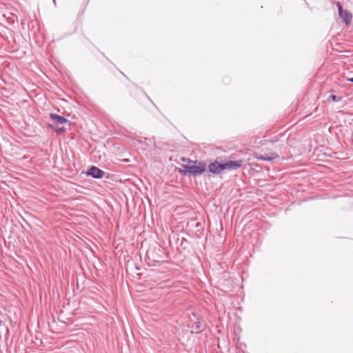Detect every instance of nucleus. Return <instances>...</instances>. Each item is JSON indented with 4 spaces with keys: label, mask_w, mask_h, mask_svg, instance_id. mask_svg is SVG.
Returning a JSON list of instances; mask_svg holds the SVG:
<instances>
[{
    "label": "nucleus",
    "mask_w": 353,
    "mask_h": 353,
    "mask_svg": "<svg viewBox=\"0 0 353 353\" xmlns=\"http://www.w3.org/2000/svg\"><path fill=\"white\" fill-rule=\"evenodd\" d=\"M223 81L225 83H229L230 81V79L228 77L223 78Z\"/></svg>",
    "instance_id": "obj_14"
},
{
    "label": "nucleus",
    "mask_w": 353,
    "mask_h": 353,
    "mask_svg": "<svg viewBox=\"0 0 353 353\" xmlns=\"http://www.w3.org/2000/svg\"><path fill=\"white\" fill-rule=\"evenodd\" d=\"M49 117L53 121L54 124H65L69 123L68 119L62 115H59L55 113H50Z\"/></svg>",
    "instance_id": "obj_9"
},
{
    "label": "nucleus",
    "mask_w": 353,
    "mask_h": 353,
    "mask_svg": "<svg viewBox=\"0 0 353 353\" xmlns=\"http://www.w3.org/2000/svg\"><path fill=\"white\" fill-rule=\"evenodd\" d=\"M1 323V321H0V323Z\"/></svg>",
    "instance_id": "obj_20"
},
{
    "label": "nucleus",
    "mask_w": 353,
    "mask_h": 353,
    "mask_svg": "<svg viewBox=\"0 0 353 353\" xmlns=\"http://www.w3.org/2000/svg\"><path fill=\"white\" fill-rule=\"evenodd\" d=\"M207 168L208 172L214 175L220 174L225 170L223 162H219L217 159L211 162Z\"/></svg>",
    "instance_id": "obj_5"
},
{
    "label": "nucleus",
    "mask_w": 353,
    "mask_h": 353,
    "mask_svg": "<svg viewBox=\"0 0 353 353\" xmlns=\"http://www.w3.org/2000/svg\"><path fill=\"white\" fill-rule=\"evenodd\" d=\"M82 173L85 174L88 176H90L94 179H101L103 178L105 172L101 168L95 165H90L87 170L83 171Z\"/></svg>",
    "instance_id": "obj_2"
},
{
    "label": "nucleus",
    "mask_w": 353,
    "mask_h": 353,
    "mask_svg": "<svg viewBox=\"0 0 353 353\" xmlns=\"http://www.w3.org/2000/svg\"><path fill=\"white\" fill-rule=\"evenodd\" d=\"M329 100L334 102H339L342 100V97L332 94L329 96Z\"/></svg>",
    "instance_id": "obj_12"
},
{
    "label": "nucleus",
    "mask_w": 353,
    "mask_h": 353,
    "mask_svg": "<svg viewBox=\"0 0 353 353\" xmlns=\"http://www.w3.org/2000/svg\"><path fill=\"white\" fill-rule=\"evenodd\" d=\"M302 1H303L304 2V3L307 6V7H308V8L310 7V6H309V4H308V3H307V2L306 1V0H302Z\"/></svg>",
    "instance_id": "obj_17"
},
{
    "label": "nucleus",
    "mask_w": 353,
    "mask_h": 353,
    "mask_svg": "<svg viewBox=\"0 0 353 353\" xmlns=\"http://www.w3.org/2000/svg\"><path fill=\"white\" fill-rule=\"evenodd\" d=\"M279 157L276 152H271L270 154H256L255 158L257 160L272 162L274 160Z\"/></svg>",
    "instance_id": "obj_8"
},
{
    "label": "nucleus",
    "mask_w": 353,
    "mask_h": 353,
    "mask_svg": "<svg viewBox=\"0 0 353 353\" xmlns=\"http://www.w3.org/2000/svg\"><path fill=\"white\" fill-rule=\"evenodd\" d=\"M146 254L149 264L152 263V265H156L163 261V257L156 253L154 250L148 251Z\"/></svg>",
    "instance_id": "obj_6"
},
{
    "label": "nucleus",
    "mask_w": 353,
    "mask_h": 353,
    "mask_svg": "<svg viewBox=\"0 0 353 353\" xmlns=\"http://www.w3.org/2000/svg\"><path fill=\"white\" fill-rule=\"evenodd\" d=\"M145 97H147V99H148V100H150V101L153 103L152 101L150 99V98L149 97V96H148L145 93Z\"/></svg>",
    "instance_id": "obj_18"
},
{
    "label": "nucleus",
    "mask_w": 353,
    "mask_h": 353,
    "mask_svg": "<svg viewBox=\"0 0 353 353\" xmlns=\"http://www.w3.org/2000/svg\"><path fill=\"white\" fill-rule=\"evenodd\" d=\"M192 315L195 318L196 321L192 323L190 327L192 329V332L201 333L205 329V323L201 316H198L196 313L192 312Z\"/></svg>",
    "instance_id": "obj_4"
},
{
    "label": "nucleus",
    "mask_w": 353,
    "mask_h": 353,
    "mask_svg": "<svg viewBox=\"0 0 353 353\" xmlns=\"http://www.w3.org/2000/svg\"><path fill=\"white\" fill-rule=\"evenodd\" d=\"M48 128L52 129L54 132L57 134L64 133L66 130L64 127H54L52 124L48 123L47 125Z\"/></svg>",
    "instance_id": "obj_10"
},
{
    "label": "nucleus",
    "mask_w": 353,
    "mask_h": 353,
    "mask_svg": "<svg viewBox=\"0 0 353 353\" xmlns=\"http://www.w3.org/2000/svg\"><path fill=\"white\" fill-rule=\"evenodd\" d=\"M52 1H53L54 5L56 6V1L55 0H52Z\"/></svg>",
    "instance_id": "obj_19"
},
{
    "label": "nucleus",
    "mask_w": 353,
    "mask_h": 353,
    "mask_svg": "<svg viewBox=\"0 0 353 353\" xmlns=\"http://www.w3.org/2000/svg\"><path fill=\"white\" fill-rule=\"evenodd\" d=\"M347 81L351 83H353V77L347 78Z\"/></svg>",
    "instance_id": "obj_15"
},
{
    "label": "nucleus",
    "mask_w": 353,
    "mask_h": 353,
    "mask_svg": "<svg viewBox=\"0 0 353 353\" xmlns=\"http://www.w3.org/2000/svg\"><path fill=\"white\" fill-rule=\"evenodd\" d=\"M188 158L183 157V158L181 159V161H183V162H185V161H187V162H188Z\"/></svg>",
    "instance_id": "obj_16"
},
{
    "label": "nucleus",
    "mask_w": 353,
    "mask_h": 353,
    "mask_svg": "<svg viewBox=\"0 0 353 353\" xmlns=\"http://www.w3.org/2000/svg\"><path fill=\"white\" fill-rule=\"evenodd\" d=\"M224 169L229 170H236L242 166L243 161L241 159L237 161L229 160L223 162Z\"/></svg>",
    "instance_id": "obj_7"
},
{
    "label": "nucleus",
    "mask_w": 353,
    "mask_h": 353,
    "mask_svg": "<svg viewBox=\"0 0 353 353\" xmlns=\"http://www.w3.org/2000/svg\"><path fill=\"white\" fill-rule=\"evenodd\" d=\"M207 171V164L203 161L188 159V164H183L178 169L179 174L188 176H197Z\"/></svg>",
    "instance_id": "obj_1"
},
{
    "label": "nucleus",
    "mask_w": 353,
    "mask_h": 353,
    "mask_svg": "<svg viewBox=\"0 0 353 353\" xmlns=\"http://www.w3.org/2000/svg\"><path fill=\"white\" fill-rule=\"evenodd\" d=\"M279 138L277 137V136H275V137H273L268 140H265V142H269V143H274L277 141H279Z\"/></svg>",
    "instance_id": "obj_13"
},
{
    "label": "nucleus",
    "mask_w": 353,
    "mask_h": 353,
    "mask_svg": "<svg viewBox=\"0 0 353 353\" xmlns=\"http://www.w3.org/2000/svg\"><path fill=\"white\" fill-rule=\"evenodd\" d=\"M336 6L338 10L339 15L342 19L343 23L345 25L350 24L352 19V13L347 10H344L342 4L339 1L336 2Z\"/></svg>",
    "instance_id": "obj_3"
},
{
    "label": "nucleus",
    "mask_w": 353,
    "mask_h": 353,
    "mask_svg": "<svg viewBox=\"0 0 353 353\" xmlns=\"http://www.w3.org/2000/svg\"><path fill=\"white\" fill-rule=\"evenodd\" d=\"M178 241H180V246L183 249H186L188 245H189V241L184 237H182L181 239H178Z\"/></svg>",
    "instance_id": "obj_11"
}]
</instances>
